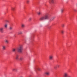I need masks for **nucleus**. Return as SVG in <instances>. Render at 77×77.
<instances>
[{"mask_svg":"<svg viewBox=\"0 0 77 77\" xmlns=\"http://www.w3.org/2000/svg\"><path fill=\"white\" fill-rule=\"evenodd\" d=\"M48 19V14H46L44 16H42L40 18V21H44L45 20Z\"/></svg>","mask_w":77,"mask_h":77,"instance_id":"1","label":"nucleus"},{"mask_svg":"<svg viewBox=\"0 0 77 77\" xmlns=\"http://www.w3.org/2000/svg\"><path fill=\"white\" fill-rule=\"evenodd\" d=\"M23 45H20L17 48V51L19 53H21L23 52Z\"/></svg>","mask_w":77,"mask_h":77,"instance_id":"2","label":"nucleus"},{"mask_svg":"<svg viewBox=\"0 0 77 77\" xmlns=\"http://www.w3.org/2000/svg\"><path fill=\"white\" fill-rule=\"evenodd\" d=\"M55 18H56V17L54 16L52 17L48 21L49 23H50L51 22V21H52L53 20H54Z\"/></svg>","mask_w":77,"mask_h":77,"instance_id":"3","label":"nucleus"},{"mask_svg":"<svg viewBox=\"0 0 77 77\" xmlns=\"http://www.w3.org/2000/svg\"><path fill=\"white\" fill-rule=\"evenodd\" d=\"M64 77H71L70 75H68V73L65 72L64 74Z\"/></svg>","mask_w":77,"mask_h":77,"instance_id":"4","label":"nucleus"},{"mask_svg":"<svg viewBox=\"0 0 77 77\" xmlns=\"http://www.w3.org/2000/svg\"><path fill=\"white\" fill-rule=\"evenodd\" d=\"M4 29L3 28V27L0 28V32L1 33H4Z\"/></svg>","mask_w":77,"mask_h":77,"instance_id":"5","label":"nucleus"},{"mask_svg":"<svg viewBox=\"0 0 77 77\" xmlns=\"http://www.w3.org/2000/svg\"><path fill=\"white\" fill-rule=\"evenodd\" d=\"M53 55H51L49 56V59L50 60H53Z\"/></svg>","mask_w":77,"mask_h":77,"instance_id":"6","label":"nucleus"},{"mask_svg":"<svg viewBox=\"0 0 77 77\" xmlns=\"http://www.w3.org/2000/svg\"><path fill=\"white\" fill-rule=\"evenodd\" d=\"M59 66H60V65H57V66H54V69H56L57 68H59Z\"/></svg>","mask_w":77,"mask_h":77,"instance_id":"7","label":"nucleus"},{"mask_svg":"<svg viewBox=\"0 0 77 77\" xmlns=\"http://www.w3.org/2000/svg\"><path fill=\"white\" fill-rule=\"evenodd\" d=\"M49 3H54V1L53 0H49Z\"/></svg>","mask_w":77,"mask_h":77,"instance_id":"8","label":"nucleus"},{"mask_svg":"<svg viewBox=\"0 0 77 77\" xmlns=\"http://www.w3.org/2000/svg\"><path fill=\"white\" fill-rule=\"evenodd\" d=\"M21 27L22 28H24V27H25V24L22 23L21 24Z\"/></svg>","mask_w":77,"mask_h":77,"instance_id":"9","label":"nucleus"},{"mask_svg":"<svg viewBox=\"0 0 77 77\" xmlns=\"http://www.w3.org/2000/svg\"><path fill=\"white\" fill-rule=\"evenodd\" d=\"M13 29V28L12 27V26H10L9 28V30H12Z\"/></svg>","mask_w":77,"mask_h":77,"instance_id":"10","label":"nucleus"},{"mask_svg":"<svg viewBox=\"0 0 77 77\" xmlns=\"http://www.w3.org/2000/svg\"><path fill=\"white\" fill-rule=\"evenodd\" d=\"M64 10L63 9H61L60 10V12L61 14H63V12Z\"/></svg>","mask_w":77,"mask_h":77,"instance_id":"11","label":"nucleus"},{"mask_svg":"<svg viewBox=\"0 0 77 77\" xmlns=\"http://www.w3.org/2000/svg\"><path fill=\"white\" fill-rule=\"evenodd\" d=\"M45 74H46V75H49L50 74V72H46L45 73Z\"/></svg>","mask_w":77,"mask_h":77,"instance_id":"12","label":"nucleus"},{"mask_svg":"<svg viewBox=\"0 0 77 77\" xmlns=\"http://www.w3.org/2000/svg\"><path fill=\"white\" fill-rule=\"evenodd\" d=\"M4 27L5 28H6L8 27V24L6 23L4 25Z\"/></svg>","mask_w":77,"mask_h":77,"instance_id":"13","label":"nucleus"},{"mask_svg":"<svg viewBox=\"0 0 77 77\" xmlns=\"http://www.w3.org/2000/svg\"><path fill=\"white\" fill-rule=\"evenodd\" d=\"M19 57V56L18 55H17L16 57V59L18 60L19 59L18 57Z\"/></svg>","mask_w":77,"mask_h":77,"instance_id":"14","label":"nucleus"},{"mask_svg":"<svg viewBox=\"0 0 77 77\" xmlns=\"http://www.w3.org/2000/svg\"><path fill=\"white\" fill-rule=\"evenodd\" d=\"M16 50H17V49L16 48H14L12 50V51H13V52H15V51H16Z\"/></svg>","mask_w":77,"mask_h":77,"instance_id":"15","label":"nucleus"},{"mask_svg":"<svg viewBox=\"0 0 77 77\" xmlns=\"http://www.w3.org/2000/svg\"><path fill=\"white\" fill-rule=\"evenodd\" d=\"M23 33V32L21 31H20L18 32V35H21Z\"/></svg>","mask_w":77,"mask_h":77,"instance_id":"16","label":"nucleus"},{"mask_svg":"<svg viewBox=\"0 0 77 77\" xmlns=\"http://www.w3.org/2000/svg\"><path fill=\"white\" fill-rule=\"evenodd\" d=\"M37 14L38 15H41V11H39V12H38Z\"/></svg>","mask_w":77,"mask_h":77,"instance_id":"17","label":"nucleus"},{"mask_svg":"<svg viewBox=\"0 0 77 77\" xmlns=\"http://www.w3.org/2000/svg\"><path fill=\"white\" fill-rule=\"evenodd\" d=\"M5 42H6V43H7V44H8V43L9 42V41H8V40H5Z\"/></svg>","mask_w":77,"mask_h":77,"instance_id":"18","label":"nucleus"},{"mask_svg":"<svg viewBox=\"0 0 77 77\" xmlns=\"http://www.w3.org/2000/svg\"><path fill=\"white\" fill-rule=\"evenodd\" d=\"M26 3L27 4H29V3H30V0H27L26 1Z\"/></svg>","mask_w":77,"mask_h":77,"instance_id":"19","label":"nucleus"},{"mask_svg":"<svg viewBox=\"0 0 77 77\" xmlns=\"http://www.w3.org/2000/svg\"><path fill=\"white\" fill-rule=\"evenodd\" d=\"M3 50H5V48H6V47L5 46H2Z\"/></svg>","mask_w":77,"mask_h":77,"instance_id":"20","label":"nucleus"},{"mask_svg":"<svg viewBox=\"0 0 77 77\" xmlns=\"http://www.w3.org/2000/svg\"><path fill=\"white\" fill-rule=\"evenodd\" d=\"M23 60V58L22 57H21L20 58V60Z\"/></svg>","mask_w":77,"mask_h":77,"instance_id":"21","label":"nucleus"},{"mask_svg":"<svg viewBox=\"0 0 77 77\" xmlns=\"http://www.w3.org/2000/svg\"><path fill=\"white\" fill-rule=\"evenodd\" d=\"M61 32L62 34H63V33H64V31H63V30H62L61 31Z\"/></svg>","mask_w":77,"mask_h":77,"instance_id":"22","label":"nucleus"},{"mask_svg":"<svg viewBox=\"0 0 77 77\" xmlns=\"http://www.w3.org/2000/svg\"><path fill=\"white\" fill-rule=\"evenodd\" d=\"M11 10L13 11H14L15 10V8H12Z\"/></svg>","mask_w":77,"mask_h":77,"instance_id":"23","label":"nucleus"},{"mask_svg":"<svg viewBox=\"0 0 77 77\" xmlns=\"http://www.w3.org/2000/svg\"><path fill=\"white\" fill-rule=\"evenodd\" d=\"M13 71H15V69H12Z\"/></svg>","mask_w":77,"mask_h":77,"instance_id":"24","label":"nucleus"},{"mask_svg":"<svg viewBox=\"0 0 77 77\" xmlns=\"http://www.w3.org/2000/svg\"><path fill=\"white\" fill-rule=\"evenodd\" d=\"M18 71V69L15 68V71Z\"/></svg>","mask_w":77,"mask_h":77,"instance_id":"25","label":"nucleus"},{"mask_svg":"<svg viewBox=\"0 0 77 77\" xmlns=\"http://www.w3.org/2000/svg\"><path fill=\"white\" fill-rule=\"evenodd\" d=\"M37 69L38 70V71H40V70H41V69L39 68H37Z\"/></svg>","mask_w":77,"mask_h":77,"instance_id":"26","label":"nucleus"},{"mask_svg":"<svg viewBox=\"0 0 77 77\" xmlns=\"http://www.w3.org/2000/svg\"><path fill=\"white\" fill-rule=\"evenodd\" d=\"M64 26H65V25L64 24L62 25V27H64Z\"/></svg>","mask_w":77,"mask_h":77,"instance_id":"27","label":"nucleus"},{"mask_svg":"<svg viewBox=\"0 0 77 77\" xmlns=\"http://www.w3.org/2000/svg\"><path fill=\"white\" fill-rule=\"evenodd\" d=\"M31 20H32V19L31 18H29V21H31Z\"/></svg>","mask_w":77,"mask_h":77,"instance_id":"28","label":"nucleus"}]
</instances>
